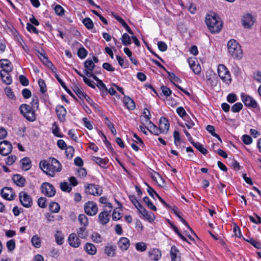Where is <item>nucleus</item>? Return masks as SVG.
Returning <instances> with one entry per match:
<instances>
[{"mask_svg":"<svg viewBox=\"0 0 261 261\" xmlns=\"http://www.w3.org/2000/svg\"><path fill=\"white\" fill-rule=\"evenodd\" d=\"M40 167L43 171L50 176H54L56 172H60L62 165L56 159L50 158L48 161H41Z\"/></svg>","mask_w":261,"mask_h":261,"instance_id":"obj_1","label":"nucleus"},{"mask_svg":"<svg viewBox=\"0 0 261 261\" xmlns=\"http://www.w3.org/2000/svg\"><path fill=\"white\" fill-rule=\"evenodd\" d=\"M205 23L212 33H218L222 28L220 17L216 13L211 12L206 15Z\"/></svg>","mask_w":261,"mask_h":261,"instance_id":"obj_2","label":"nucleus"},{"mask_svg":"<svg viewBox=\"0 0 261 261\" xmlns=\"http://www.w3.org/2000/svg\"><path fill=\"white\" fill-rule=\"evenodd\" d=\"M227 47L229 54L233 58H241L242 50L240 45L234 39H231L227 42Z\"/></svg>","mask_w":261,"mask_h":261,"instance_id":"obj_3","label":"nucleus"},{"mask_svg":"<svg viewBox=\"0 0 261 261\" xmlns=\"http://www.w3.org/2000/svg\"><path fill=\"white\" fill-rule=\"evenodd\" d=\"M22 115L28 121L33 122L36 120V116L35 110L32 107L27 104H21L19 108Z\"/></svg>","mask_w":261,"mask_h":261,"instance_id":"obj_4","label":"nucleus"},{"mask_svg":"<svg viewBox=\"0 0 261 261\" xmlns=\"http://www.w3.org/2000/svg\"><path fill=\"white\" fill-rule=\"evenodd\" d=\"M218 73L219 77L226 84L229 85L231 83V75L229 71L223 64H220L218 67Z\"/></svg>","mask_w":261,"mask_h":261,"instance_id":"obj_5","label":"nucleus"},{"mask_svg":"<svg viewBox=\"0 0 261 261\" xmlns=\"http://www.w3.org/2000/svg\"><path fill=\"white\" fill-rule=\"evenodd\" d=\"M41 192L48 197H51L55 195L56 191L54 186L49 182H44L40 187Z\"/></svg>","mask_w":261,"mask_h":261,"instance_id":"obj_6","label":"nucleus"},{"mask_svg":"<svg viewBox=\"0 0 261 261\" xmlns=\"http://www.w3.org/2000/svg\"><path fill=\"white\" fill-rule=\"evenodd\" d=\"M85 192L87 194L94 196H99L102 194V190L98 185L89 184L85 186Z\"/></svg>","mask_w":261,"mask_h":261,"instance_id":"obj_7","label":"nucleus"},{"mask_svg":"<svg viewBox=\"0 0 261 261\" xmlns=\"http://www.w3.org/2000/svg\"><path fill=\"white\" fill-rule=\"evenodd\" d=\"M19 199L21 204L26 208L31 207L33 204V200L30 195L24 191L19 194Z\"/></svg>","mask_w":261,"mask_h":261,"instance_id":"obj_8","label":"nucleus"},{"mask_svg":"<svg viewBox=\"0 0 261 261\" xmlns=\"http://www.w3.org/2000/svg\"><path fill=\"white\" fill-rule=\"evenodd\" d=\"M241 97L242 101L247 107L252 108H257L258 103L252 96L243 93L241 95Z\"/></svg>","mask_w":261,"mask_h":261,"instance_id":"obj_9","label":"nucleus"},{"mask_svg":"<svg viewBox=\"0 0 261 261\" xmlns=\"http://www.w3.org/2000/svg\"><path fill=\"white\" fill-rule=\"evenodd\" d=\"M85 212L89 216H94L98 212V207L93 201H88L84 206Z\"/></svg>","mask_w":261,"mask_h":261,"instance_id":"obj_10","label":"nucleus"},{"mask_svg":"<svg viewBox=\"0 0 261 261\" xmlns=\"http://www.w3.org/2000/svg\"><path fill=\"white\" fill-rule=\"evenodd\" d=\"M12 145L8 141L0 142V154L6 156L10 153L12 151Z\"/></svg>","mask_w":261,"mask_h":261,"instance_id":"obj_11","label":"nucleus"},{"mask_svg":"<svg viewBox=\"0 0 261 261\" xmlns=\"http://www.w3.org/2000/svg\"><path fill=\"white\" fill-rule=\"evenodd\" d=\"M1 194L3 198L10 201L14 199L15 197V192L10 187L3 188L1 191Z\"/></svg>","mask_w":261,"mask_h":261,"instance_id":"obj_12","label":"nucleus"},{"mask_svg":"<svg viewBox=\"0 0 261 261\" xmlns=\"http://www.w3.org/2000/svg\"><path fill=\"white\" fill-rule=\"evenodd\" d=\"M136 208L138 210L139 212L145 217L149 222H152L154 220L155 216L154 214L152 213H149L141 203L140 204H138V206H137Z\"/></svg>","mask_w":261,"mask_h":261,"instance_id":"obj_13","label":"nucleus"},{"mask_svg":"<svg viewBox=\"0 0 261 261\" xmlns=\"http://www.w3.org/2000/svg\"><path fill=\"white\" fill-rule=\"evenodd\" d=\"M56 112L59 120L64 122L66 121V116L67 114V111L64 106L58 105L56 108Z\"/></svg>","mask_w":261,"mask_h":261,"instance_id":"obj_14","label":"nucleus"},{"mask_svg":"<svg viewBox=\"0 0 261 261\" xmlns=\"http://www.w3.org/2000/svg\"><path fill=\"white\" fill-rule=\"evenodd\" d=\"M254 18L250 14H245L242 18V24L245 28H250L254 24Z\"/></svg>","mask_w":261,"mask_h":261,"instance_id":"obj_15","label":"nucleus"},{"mask_svg":"<svg viewBox=\"0 0 261 261\" xmlns=\"http://www.w3.org/2000/svg\"><path fill=\"white\" fill-rule=\"evenodd\" d=\"M117 247L112 243H107L105 246V253L108 256L113 257L116 255Z\"/></svg>","mask_w":261,"mask_h":261,"instance_id":"obj_16","label":"nucleus"},{"mask_svg":"<svg viewBox=\"0 0 261 261\" xmlns=\"http://www.w3.org/2000/svg\"><path fill=\"white\" fill-rule=\"evenodd\" d=\"M1 67L3 68L0 71L11 72L13 70V66L11 62L8 59L0 60Z\"/></svg>","mask_w":261,"mask_h":261,"instance_id":"obj_17","label":"nucleus"},{"mask_svg":"<svg viewBox=\"0 0 261 261\" xmlns=\"http://www.w3.org/2000/svg\"><path fill=\"white\" fill-rule=\"evenodd\" d=\"M68 242L69 245L74 247L77 248L81 244L80 239L76 236L74 233H71L68 237Z\"/></svg>","mask_w":261,"mask_h":261,"instance_id":"obj_18","label":"nucleus"},{"mask_svg":"<svg viewBox=\"0 0 261 261\" xmlns=\"http://www.w3.org/2000/svg\"><path fill=\"white\" fill-rule=\"evenodd\" d=\"M117 245L122 251L127 250L130 245L129 240L126 238L122 237L118 241Z\"/></svg>","mask_w":261,"mask_h":261,"instance_id":"obj_19","label":"nucleus"},{"mask_svg":"<svg viewBox=\"0 0 261 261\" xmlns=\"http://www.w3.org/2000/svg\"><path fill=\"white\" fill-rule=\"evenodd\" d=\"M109 212L104 211L99 214L98 219L99 223L102 225L107 224L110 220V215Z\"/></svg>","mask_w":261,"mask_h":261,"instance_id":"obj_20","label":"nucleus"},{"mask_svg":"<svg viewBox=\"0 0 261 261\" xmlns=\"http://www.w3.org/2000/svg\"><path fill=\"white\" fill-rule=\"evenodd\" d=\"M159 126L163 133H167L170 126L168 120L165 117H161L160 119Z\"/></svg>","mask_w":261,"mask_h":261,"instance_id":"obj_21","label":"nucleus"},{"mask_svg":"<svg viewBox=\"0 0 261 261\" xmlns=\"http://www.w3.org/2000/svg\"><path fill=\"white\" fill-rule=\"evenodd\" d=\"M12 180L17 186L23 187L25 186V179L20 174H15L13 176Z\"/></svg>","mask_w":261,"mask_h":261,"instance_id":"obj_22","label":"nucleus"},{"mask_svg":"<svg viewBox=\"0 0 261 261\" xmlns=\"http://www.w3.org/2000/svg\"><path fill=\"white\" fill-rule=\"evenodd\" d=\"M123 103L125 106L130 110H133L136 108L134 101L129 96L124 95L123 99Z\"/></svg>","mask_w":261,"mask_h":261,"instance_id":"obj_23","label":"nucleus"},{"mask_svg":"<svg viewBox=\"0 0 261 261\" xmlns=\"http://www.w3.org/2000/svg\"><path fill=\"white\" fill-rule=\"evenodd\" d=\"M113 17L125 28L126 31L130 34L134 35V33L130 28V27L128 25V24L126 23V22L122 19L121 17L118 16V15L115 14H112Z\"/></svg>","mask_w":261,"mask_h":261,"instance_id":"obj_24","label":"nucleus"},{"mask_svg":"<svg viewBox=\"0 0 261 261\" xmlns=\"http://www.w3.org/2000/svg\"><path fill=\"white\" fill-rule=\"evenodd\" d=\"M147 129H148L150 133L156 136L163 133L161 129H160V126L158 127L151 121H149V126L147 127Z\"/></svg>","mask_w":261,"mask_h":261,"instance_id":"obj_25","label":"nucleus"},{"mask_svg":"<svg viewBox=\"0 0 261 261\" xmlns=\"http://www.w3.org/2000/svg\"><path fill=\"white\" fill-rule=\"evenodd\" d=\"M10 72L0 71V76L3 83L6 85H10L12 82V77L10 74Z\"/></svg>","mask_w":261,"mask_h":261,"instance_id":"obj_26","label":"nucleus"},{"mask_svg":"<svg viewBox=\"0 0 261 261\" xmlns=\"http://www.w3.org/2000/svg\"><path fill=\"white\" fill-rule=\"evenodd\" d=\"M179 250L175 246H172L170 250V256L172 261H180V257L177 255Z\"/></svg>","mask_w":261,"mask_h":261,"instance_id":"obj_27","label":"nucleus"},{"mask_svg":"<svg viewBox=\"0 0 261 261\" xmlns=\"http://www.w3.org/2000/svg\"><path fill=\"white\" fill-rule=\"evenodd\" d=\"M84 249L89 254L94 255L96 253V248L92 243H87L85 245Z\"/></svg>","mask_w":261,"mask_h":261,"instance_id":"obj_28","label":"nucleus"},{"mask_svg":"<svg viewBox=\"0 0 261 261\" xmlns=\"http://www.w3.org/2000/svg\"><path fill=\"white\" fill-rule=\"evenodd\" d=\"M22 168L27 171L32 167V163L30 159L28 157H24L21 160Z\"/></svg>","mask_w":261,"mask_h":261,"instance_id":"obj_29","label":"nucleus"},{"mask_svg":"<svg viewBox=\"0 0 261 261\" xmlns=\"http://www.w3.org/2000/svg\"><path fill=\"white\" fill-rule=\"evenodd\" d=\"M55 77L61 85L62 87L72 97L75 98V96L73 94L71 91L67 88L63 81L60 77L59 75L57 74H55Z\"/></svg>","mask_w":261,"mask_h":261,"instance_id":"obj_30","label":"nucleus"},{"mask_svg":"<svg viewBox=\"0 0 261 261\" xmlns=\"http://www.w3.org/2000/svg\"><path fill=\"white\" fill-rule=\"evenodd\" d=\"M96 86L100 91L101 96H104L108 94V89L101 80L97 83Z\"/></svg>","mask_w":261,"mask_h":261,"instance_id":"obj_31","label":"nucleus"},{"mask_svg":"<svg viewBox=\"0 0 261 261\" xmlns=\"http://www.w3.org/2000/svg\"><path fill=\"white\" fill-rule=\"evenodd\" d=\"M73 91L76 93L77 96L81 99H83L87 96V94L84 92L77 85L74 86L72 88Z\"/></svg>","mask_w":261,"mask_h":261,"instance_id":"obj_32","label":"nucleus"},{"mask_svg":"<svg viewBox=\"0 0 261 261\" xmlns=\"http://www.w3.org/2000/svg\"><path fill=\"white\" fill-rule=\"evenodd\" d=\"M92 160L102 168H105L108 163V161L105 159L99 157L92 156Z\"/></svg>","mask_w":261,"mask_h":261,"instance_id":"obj_33","label":"nucleus"},{"mask_svg":"<svg viewBox=\"0 0 261 261\" xmlns=\"http://www.w3.org/2000/svg\"><path fill=\"white\" fill-rule=\"evenodd\" d=\"M41 61L46 66L50 68L53 72L56 73L57 69L54 64L48 60V58H45L44 57V59H41Z\"/></svg>","mask_w":261,"mask_h":261,"instance_id":"obj_34","label":"nucleus"},{"mask_svg":"<svg viewBox=\"0 0 261 261\" xmlns=\"http://www.w3.org/2000/svg\"><path fill=\"white\" fill-rule=\"evenodd\" d=\"M84 67L86 68L85 70L92 71L94 69L95 65L92 60L88 59L84 62Z\"/></svg>","mask_w":261,"mask_h":261,"instance_id":"obj_35","label":"nucleus"},{"mask_svg":"<svg viewBox=\"0 0 261 261\" xmlns=\"http://www.w3.org/2000/svg\"><path fill=\"white\" fill-rule=\"evenodd\" d=\"M49 209L52 213H57L60 210V205L57 202H51L49 203Z\"/></svg>","mask_w":261,"mask_h":261,"instance_id":"obj_36","label":"nucleus"},{"mask_svg":"<svg viewBox=\"0 0 261 261\" xmlns=\"http://www.w3.org/2000/svg\"><path fill=\"white\" fill-rule=\"evenodd\" d=\"M192 144L203 154L205 155L207 153V149L199 142H192Z\"/></svg>","mask_w":261,"mask_h":261,"instance_id":"obj_37","label":"nucleus"},{"mask_svg":"<svg viewBox=\"0 0 261 261\" xmlns=\"http://www.w3.org/2000/svg\"><path fill=\"white\" fill-rule=\"evenodd\" d=\"M105 122L107 126L110 129L112 133L115 135L117 134L116 130L114 126V124L111 121L109 120V118L107 117H105Z\"/></svg>","mask_w":261,"mask_h":261,"instance_id":"obj_38","label":"nucleus"},{"mask_svg":"<svg viewBox=\"0 0 261 261\" xmlns=\"http://www.w3.org/2000/svg\"><path fill=\"white\" fill-rule=\"evenodd\" d=\"M120 39L122 44L125 46H128L132 43L130 36L126 33L122 35Z\"/></svg>","mask_w":261,"mask_h":261,"instance_id":"obj_39","label":"nucleus"},{"mask_svg":"<svg viewBox=\"0 0 261 261\" xmlns=\"http://www.w3.org/2000/svg\"><path fill=\"white\" fill-rule=\"evenodd\" d=\"M147 115L141 116L140 117L141 123L144 126L145 124H148L149 126V121H150L151 118L150 113L149 110H147Z\"/></svg>","mask_w":261,"mask_h":261,"instance_id":"obj_40","label":"nucleus"},{"mask_svg":"<svg viewBox=\"0 0 261 261\" xmlns=\"http://www.w3.org/2000/svg\"><path fill=\"white\" fill-rule=\"evenodd\" d=\"M31 242L32 245L36 248H39L41 246L40 238L37 236H34L32 239Z\"/></svg>","mask_w":261,"mask_h":261,"instance_id":"obj_41","label":"nucleus"},{"mask_svg":"<svg viewBox=\"0 0 261 261\" xmlns=\"http://www.w3.org/2000/svg\"><path fill=\"white\" fill-rule=\"evenodd\" d=\"M79 238L85 239L88 236V232L86 231V226H83L79 228L77 232Z\"/></svg>","mask_w":261,"mask_h":261,"instance_id":"obj_42","label":"nucleus"},{"mask_svg":"<svg viewBox=\"0 0 261 261\" xmlns=\"http://www.w3.org/2000/svg\"><path fill=\"white\" fill-rule=\"evenodd\" d=\"M83 23L88 30L92 29L94 27V24L92 20L89 18L86 17L83 20Z\"/></svg>","mask_w":261,"mask_h":261,"instance_id":"obj_43","label":"nucleus"},{"mask_svg":"<svg viewBox=\"0 0 261 261\" xmlns=\"http://www.w3.org/2000/svg\"><path fill=\"white\" fill-rule=\"evenodd\" d=\"M60 188L63 192H70L72 190V187L67 182H62L60 183Z\"/></svg>","mask_w":261,"mask_h":261,"instance_id":"obj_44","label":"nucleus"},{"mask_svg":"<svg viewBox=\"0 0 261 261\" xmlns=\"http://www.w3.org/2000/svg\"><path fill=\"white\" fill-rule=\"evenodd\" d=\"M87 54L88 51L84 47H82L78 49L77 56L80 59H85L87 57Z\"/></svg>","mask_w":261,"mask_h":261,"instance_id":"obj_45","label":"nucleus"},{"mask_svg":"<svg viewBox=\"0 0 261 261\" xmlns=\"http://www.w3.org/2000/svg\"><path fill=\"white\" fill-rule=\"evenodd\" d=\"M143 201L146 203L147 206L151 210L153 211H156V207L153 204V203L150 201L149 198L147 196H145L143 198Z\"/></svg>","mask_w":261,"mask_h":261,"instance_id":"obj_46","label":"nucleus"},{"mask_svg":"<svg viewBox=\"0 0 261 261\" xmlns=\"http://www.w3.org/2000/svg\"><path fill=\"white\" fill-rule=\"evenodd\" d=\"M78 219L80 223L83 226H87L88 225V220L87 217L84 214H80L79 216Z\"/></svg>","mask_w":261,"mask_h":261,"instance_id":"obj_47","label":"nucleus"},{"mask_svg":"<svg viewBox=\"0 0 261 261\" xmlns=\"http://www.w3.org/2000/svg\"><path fill=\"white\" fill-rule=\"evenodd\" d=\"M92 241L97 243H100L102 242V238L101 235L97 232H94L91 236Z\"/></svg>","mask_w":261,"mask_h":261,"instance_id":"obj_48","label":"nucleus"},{"mask_svg":"<svg viewBox=\"0 0 261 261\" xmlns=\"http://www.w3.org/2000/svg\"><path fill=\"white\" fill-rule=\"evenodd\" d=\"M243 106L241 102H237L231 107V110L233 113H238L243 109Z\"/></svg>","mask_w":261,"mask_h":261,"instance_id":"obj_49","label":"nucleus"},{"mask_svg":"<svg viewBox=\"0 0 261 261\" xmlns=\"http://www.w3.org/2000/svg\"><path fill=\"white\" fill-rule=\"evenodd\" d=\"M56 241L58 245H62L64 242V237L60 231H57L55 235Z\"/></svg>","mask_w":261,"mask_h":261,"instance_id":"obj_50","label":"nucleus"},{"mask_svg":"<svg viewBox=\"0 0 261 261\" xmlns=\"http://www.w3.org/2000/svg\"><path fill=\"white\" fill-rule=\"evenodd\" d=\"M65 149V153L67 158L70 159H71L73 157L74 152L73 147L71 146H69L68 147H67Z\"/></svg>","mask_w":261,"mask_h":261,"instance_id":"obj_51","label":"nucleus"},{"mask_svg":"<svg viewBox=\"0 0 261 261\" xmlns=\"http://www.w3.org/2000/svg\"><path fill=\"white\" fill-rule=\"evenodd\" d=\"M117 60L119 63V65L124 68H127L128 67V62L127 60L124 61L123 58L119 55L116 56Z\"/></svg>","mask_w":261,"mask_h":261,"instance_id":"obj_52","label":"nucleus"},{"mask_svg":"<svg viewBox=\"0 0 261 261\" xmlns=\"http://www.w3.org/2000/svg\"><path fill=\"white\" fill-rule=\"evenodd\" d=\"M176 113L180 117L182 118L188 117V116L186 111L185 110L184 108L182 107H178L176 109Z\"/></svg>","mask_w":261,"mask_h":261,"instance_id":"obj_53","label":"nucleus"},{"mask_svg":"<svg viewBox=\"0 0 261 261\" xmlns=\"http://www.w3.org/2000/svg\"><path fill=\"white\" fill-rule=\"evenodd\" d=\"M38 85L40 87V91L43 94L46 91V86L43 80L40 79L38 81Z\"/></svg>","mask_w":261,"mask_h":261,"instance_id":"obj_54","label":"nucleus"},{"mask_svg":"<svg viewBox=\"0 0 261 261\" xmlns=\"http://www.w3.org/2000/svg\"><path fill=\"white\" fill-rule=\"evenodd\" d=\"M229 161L231 166L235 170L239 171L241 169V167L240 166L239 163L234 159H230Z\"/></svg>","mask_w":261,"mask_h":261,"instance_id":"obj_55","label":"nucleus"},{"mask_svg":"<svg viewBox=\"0 0 261 261\" xmlns=\"http://www.w3.org/2000/svg\"><path fill=\"white\" fill-rule=\"evenodd\" d=\"M151 258L154 260H158L161 257V253L158 249H154L151 255Z\"/></svg>","mask_w":261,"mask_h":261,"instance_id":"obj_56","label":"nucleus"},{"mask_svg":"<svg viewBox=\"0 0 261 261\" xmlns=\"http://www.w3.org/2000/svg\"><path fill=\"white\" fill-rule=\"evenodd\" d=\"M6 246L9 251L14 250L16 246L15 240L14 239H12L8 241L6 243Z\"/></svg>","mask_w":261,"mask_h":261,"instance_id":"obj_57","label":"nucleus"},{"mask_svg":"<svg viewBox=\"0 0 261 261\" xmlns=\"http://www.w3.org/2000/svg\"><path fill=\"white\" fill-rule=\"evenodd\" d=\"M136 248L138 251H144L147 249L146 245L143 242H139L136 244Z\"/></svg>","mask_w":261,"mask_h":261,"instance_id":"obj_58","label":"nucleus"},{"mask_svg":"<svg viewBox=\"0 0 261 261\" xmlns=\"http://www.w3.org/2000/svg\"><path fill=\"white\" fill-rule=\"evenodd\" d=\"M242 140L243 143L246 145L250 144L252 142V139L249 135H244L242 137Z\"/></svg>","mask_w":261,"mask_h":261,"instance_id":"obj_59","label":"nucleus"},{"mask_svg":"<svg viewBox=\"0 0 261 261\" xmlns=\"http://www.w3.org/2000/svg\"><path fill=\"white\" fill-rule=\"evenodd\" d=\"M166 72L168 73V76H169V78L170 79L171 81L172 79H173L174 81H175L176 82H179V83L181 82V80L178 76H176V75L174 73H173L172 72H169L168 70H166Z\"/></svg>","mask_w":261,"mask_h":261,"instance_id":"obj_60","label":"nucleus"},{"mask_svg":"<svg viewBox=\"0 0 261 261\" xmlns=\"http://www.w3.org/2000/svg\"><path fill=\"white\" fill-rule=\"evenodd\" d=\"M16 160V156L14 155L9 156L6 160V163L7 165H12Z\"/></svg>","mask_w":261,"mask_h":261,"instance_id":"obj_61","label":"nucleus"},{"mask_svg":"<svg viewBox=\"0 0 261 261\" xmlns=\"http://www.w3.org/2000/svg\"><path fill=\"white\" fill-rule=\"evenodd\" d=\"M46 198L41 197L39 198L38 200V205L39 207L41 208H45L46 207Z\"/></svg>","mask_w":261,"mask_h":261,"instance_id":"obj_62","label":"nucleus"},{"mask_svg":"<svg viewBox=\"0 0 261 261\" xmlns=\"http://www.w3.org/2000/svg\"><path fill=\"white\" fill-rule=\"evenodd\" d=\"M161 89L163 94L166 96H169L171 93L172 91L166 86H161Z\"/></svg>","mask_w":261,"mask_h":261,"instance_id":"obj_63","label":"nucleus"},{"mask_svg":"<svg viewBox=\"0 0 261 261\" xmlns=\"http://www.w3.org/2000/svg\"><path fill=\"white\" fill-rule=\"evenodd\" d=\"M249 243H250L253 246L257 248L261 249V244L260 242H258L252 238H251L250 240L247 241Z\"/></svg>","mask_w":261,"mask_h":261,"instance_id":"obj_64","label":"nucleus"}]
</instances>
